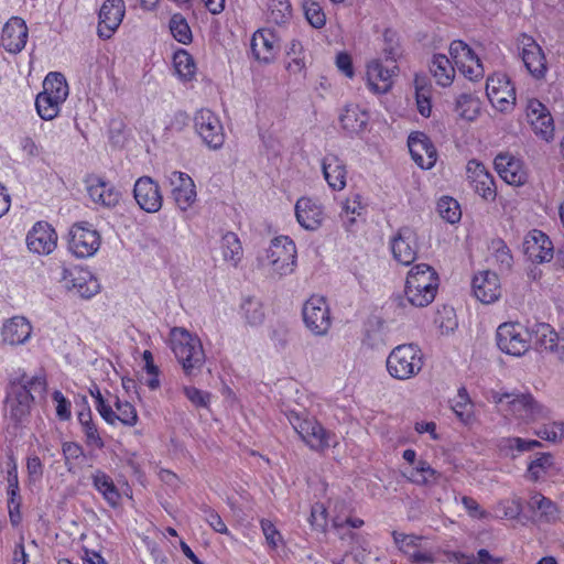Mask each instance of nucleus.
<instances>
[{
	"label": "nucleus",
	"mask_w": 564,
	"mask_h": 564,
	"mask_svg": "<svg viewBox=\"0 0 564 564\" xmlns=\"http://www.w3.org/2000/svg\"><path fill=\"white\" fill-rule=\"evenodd\" d=\"M438 289V275L434 268L426 263L414 265L408 273L404 294L406 301L415 307L431 304Z\"/></svg>",
	"instance_id": "obj_1"
},
{
	"label": "nucleus",
	"mask_w": 564,
	"mask_h": 564,
	"mask_svg": "<svg viewBox=\"0 0 564 564\" xmlns=\"http://www.w3.org/2000/svg\"><path fill=\"white\" fill-rule=\"evenodd\" d=\"M170 345L187 376H193L205 364V352L200 339L183 327L170 332Z\"/></svg>",
	"instance_id": "obj_2"
},
{
	"label": "nucleus",
	"mask_w": 564,
	"mask_h": 564,
	"mask_svg": "<svg viewBox=\"0 0 564 564\" xmlns=\"http://www.w3.org/2000/svg\"><path fill=\"white\" fill-rule=\"evenodd\" d=\"M424 365L421 349L413 344L399 345L387 358V370L398 380L415 377Z\"/></svg>",
	"instance_id": "obj_3"
},
{
	"label": "nucleus",
	"mask_w": 564,
	"mask_h": 564,
	"mask_svg": "<svg viewBox=\"0 0 564 564\" xmlns=\"http://www.w3.org/2000/svg\"><path fill=\"white\" fill-rule=\"evenodd\" d=\"M262 261L279 275L292 273L296 261L295 243L286 236L272 239Z\"/></svg>",
	"instance_id": "obj_4"
},
{
	"label": "nucleus",
	"mask_w": 564,
	"mask_h": 564,
	"mask_svg": "<svg viewBox=\"0 0 564 564\" xmlns=\"http://www.w3.org/2000/svg\"><path fill=\"white\" fill-rule=\"evenodd\" d=\"M497 345L508 355L523 356L531 347V334L519 323H503L497 328Z\"/></svg>",
	"instance_id": "obj_5"
},
{
	"label": "nucleus",
	"mask_w": 564,
	"mask_h": 564,
	"mask_svg": "<svg viewBox=\"0 0 564 564\" xmlns=\"http://www.w3.org/2000/svg\"><path fill=\"white\" fill-rule=\"evenodd\" d=\"M290 422L303 442L313 451L323 452L330 445L337 444L333 441L335 435L326 431L314 417H301L294 414L290 417Z\"/></svg>",
	"instance_id": "obj_6"
},
{
	"label": "nucleus",
	"mask_w": 564,
	"mask_h": 564,
	"mask_svg": "<svg viewBox=\"0 0 564 564\" xmlns=\"http://www.w3.org/2000/svg\"><path fill=\"white\" fill-rule=\"evenodd\" d=\"M492 400L497 404H506L512 414L524 421H535L544 416V408L531 394L495 392Z\"/></svg>",
	"instance_id": "obj_7"
},
{
	"label": "nucleus",
	"mask_w": 564,
	"mask_h": 564,
	"mask_svg": "<svg viewBox=\"0 0 564 564\" xmlns=\"http://www.w3.org/2000/svg\"><path fill=\"white\" fill-rule=\"evenodd\" d=\"M302 315L305 326L314 335L323 336L330 328V312L323 296H311L303 305Z\"/></svg>",
	"instance_id": "obj_8"
},
{
	"label": "nucleus",
	"mask_w": 564,
	"mask_h": 564,
	"mask_svg": "<svg viewBox=\"0 0 564 564\" xmlns=\"http://www.w3.org/2000/svg\"><path fill=\"white\" fill-rule=\"evenodd\" d=\"M194 126L203 142L217 150L225 142V133L219 118L209 109H200L195 113Z\"/></svg>",
	"instance_id": "obj_9"
},
{
	"label": "nucleus",
	"mask_w": 564,
	"mask_h": 564,
	"mask_svg": "<svg viewBox=\"0 0 564 564\" xmlns=\"http://www.w3.org/2000/svg\"><path fill=\"white\" fill-rule=\"evenodd\" d=\"M392 538L398 550L408 557L411 564H432L435 562V554L422 544L423 536L393 531Z\"/></svg>",
	"instance_id": "obj_10"
},
{
	"label": "nucleus",
	"mask_w": 564,
	"mask_h": 564,
	"mask_svg": "<svg viewBox=\"0 0 564 564\" xmlns=\"http://www.w3.org/2000/svg\"><path fill=\"white\" fill-rule=\"evenodd\" d=\"M486 91L492 106L500 111L511 109L516 102V89L505 74L488 77Z\"/></svg>",
	"instance_id": "obj_11"
},
{
	"label": "nucleus",
	"mask_w": 564,
	"mask_h": 564,
	"mask_svg": "<svg viewBox=\"0 0 564 564\" xmlns=\"http://www.w3.org/2000/svg\"><path fill=\"white\" fill-rule=\"evenodd\" d=\"M366 68L368 87L376 94L388 93L393 85V77L399 70L397 65L384 64L381 57L369 61Z\"/></svg>",
	"instance_id": "obj_12"
},
{
	"label": "nucleus",
	"mask_w": 564,
	"mask_h": 564,
	"mask_svg": "<svg viewBox=\"0 0 564 564\" xmlns=\"http://www.w3.org/2000/svg\"><path fill=\"white\" fill-rule=\"evenodd\" d=\"M133 196L139 207L147 213L159 212L163 204L160 186L150 176H141L135 181Z\"/></svg>",
	"instance_id": "obj_13"
},
{
	"label": "nucleus",
	"mask_w": 564,
	"mask_h": 564,
	"mask_svg": "<svg viewBox=\"0 0 564 564\" xmlns=\"http://www.w3.org/2000/svg\"><path fill=\"white\" fill-rule=\"evenodd\" d=\"M99 234L83 225H74L69 231L68 248L78 258L93 256L99 248Z\"/></svg>",
	"instance_id": "obj_14"
},
{
	"label": "nucleus",
	"mask_w": 564,
	"mask_h": 564,
	"mask_svg": "<svg viewBox=\"0 0 564 564\" xmlns=\"http://www.w3.org/2000/svg\"><path fill=\"white\" fill-rule=\"evenodd\" d=\"M521 58L528 72L535 78H543L547 70L546 58L541 46L529 35L523 34L519 41Z\"/></svg>",
	"instance_id": "obj_15"
},
{
	"label": "nucleus",
	"mask_w": 564,
	"mask_h": 564,
	"mask_svg": "<svg viewBox=\"0 0 564 564\" xmlns=\"http://www.w3.org/2000/svg\"><path fill=\"white\" fill-rule=\"evenodd\" d=\"M527 118L534 133L545 141L554 137L553 118L547 108L538 99L529 100Z\"/></svg>",
	"instance_id": "obj_16"
},
{
	"label": "nucleus",
	"mask_w": 564,
	"mask_h": 564,
	"mask_svg": "<svg viewBox=\"0 0 564 564\" xmlns=\"http://www.w3.org/2000/svg\"><path fill=\"white\" fill-rule=\"evenodd\" d=\"M29 30L25 21L19 17H12L3 25L0 44L9 53H20L26 44Z\"/></svg>",
	"instance_id": "obj_17"
},
{
	"label": "nucleus",
	"mask_w": 564,
	"mask_h": 564,
	"mask_svg": "<svg viewBox=\"0 0 564 564\" xmlns=\"http://www.w3.org/2000/svg\"><path fill=\"white\" fill-rule=\"evenodd\" d=\"M61 282L64 288L74 290L83 299H90L99 292V283L89 272L63 269Z\"/></svg>",
	"instance_id": "obj_18"
},
{
	"label": "nucleus",
	"mask_w": 564,
	"mask_h": 564,
	"mask_svg": "<svg viewBox=\"0 0 564 564\" xmlns=\"http://www.w3.org/2000/svg\"><path fill=\"white\" fill-rule=\"evenodd\" d=\"M126 12L123 0H106L99 11L98 35L110 39L119 28Z\"/></svg>",
	"instance_id": "obj_19"
},
{
	"label": "nucleus",
	"mask_w": 564,
	"mask_h": 564,
	"mask_svg": "<svg viewBox=\"0 0 564 564\" xmlns=\"http://www.w3.org/2000/svg\"><path fill=\"white\" fill-rule=\"evenodd\" d=\"M171 194L177 207L186 212L196 200L195 184L189 175L174 171L169 177Z\"/></svg>",
	"instance_id": "obj_20"
},
{
	"label": "nucleus",
	"mask_w": 564,
	"mask_h": 564,
	"mask_svg": "<svg viewBox=\"0 0 564 564\" xmlns=\"http://www.w3.org/2000/svg\"><path fill=\"white\" fill-rule=\"evenodd\" d=\"M391 250L394 259L404 264H411L417 253V236L410 227H402L391 241Z\"/></svg>",
	"instance_id": "obj_21"
},
{
	"label": "nucleus",
	"mask_w": 564,
	"mask_h": 564,
	"mask_svg": "<svg viewBox=\"0 0 564 564\" xmlns=\"http://www.w3.org/2000/svg\"><path fill=\"white\" fill-rule=\"evenodd\" d=\"M26 243L32 252L50 254L56 248L57 235L51 225L39 221L28 234Z\"/></svg>",
	"instance_id": "obj_22"
},
{
	"label": "nucleus",
	"mask_w": 564,
	"mask_h": 564,
	"mask_svg": "<svg viewBox=\"0 0 564 564\" xmlns=\"http://www.w3.org/2000/svg\"><path fill=\"white\" fill-rule=\"evenodd\" d=\"M408 145L412 159L420 167L430 170L434 166L437 153L426 134L422 132L411 133Z\"/></svg>",
	"instance_id": "obj_23"
},
{
	"label": "nucleus",
	"mask_w": 564,
	"mask_h": 564,
	"mask_svg": "<svg viewBox=\"0 0 564 564\" xmlns=\"http://www.w3.org/2000/svg\"><path fill=\"white\" fill-rule=\"evenodd\" d=\"M523 249L529 259L536 263L549 262L553 258L552 241L538 229L528 232L523 241Z\"/></svg>",
	"instance_id": "obj_24"
},
{
	"label": "nucleus",
	"mask_w": 564,
	"mask_h": 564,
	"mask_svg": "<svg viewBox=\"0 0 564 564\" xmlns=\"http://www.w3.org/2000/svg\"><path fill=\"white\" fill-rule=\"evenodd\" d=\"M87 192L95 204L111 208L119 204L120 192L113 184L99 176H89L86 180Z\"/></svg>",
	"instance_id": "obj_25"
},
{
	"label": "nucleus",
	"mask_w": 564,
	"mask_h": 564,
	"mask_svg": "<svg viewBox=\"0 0 564 564\" xmlns=\"http://www.w3.org/2000/svg\"><path fill=\"white\" fill-rule=\"evenodd\" d=\"M471 285L474 295L484 304H491L501 295L499 278L489 270L477 273L473 279Z\"/></svg>",
	"instance_id": "obj_26"
},
{
	"label": "nucleus",
	"mask_w": 564,
	"mask_h": 564,
	"mask_svg": "<svg viewBox=\"0 0 564 564\" xmlns=\"http://www.w3.org/2000/svg\"><path fill=\"white\" fill-rule=\"evenodd\" d=\"M494 163L497 173L506 183L516 186L525 183L527 173L519 159L508 153H500L496 156Z\"/></svg>",
	"instance_id": "obj_27"
},
{
	"label": "nucleus",
	"mask_w": 564,
	"mask_h": 564,
	"mask_svg": "<svg viewBox=\"0 0 564 564\" xmlns=\"http://www.w3.org/2000/svg\"><path fill=\"white\" fill-rule=\"evenodd\" d=\"M297 223L306 230H317L323 223L322 206L308 197H301L295 204Z\"/></svg>",
	"instance_id": "obj_28"
},
{
	"label": "nucleus",
	"mask_w": 564,
	"mask_h": 564,
	"mask_svg": "<svg viewBox=\"0 0 564 564\" xmlns=\"http://www.w3.org/2000/svg\"><path fill=\"white\" fill-rule=\"evenodd\" d=\"M251 51L259 62L271 63L278 52V40L270 30L257 31L251 39Z\"/></svg>",
	"instance_id": "obj_29"
},
{
	"label": "nucleus",
	"mask_w": 564,
	"mask_h": 564,
	"mask_svg": "<svg viewBox=\"0 0 564 564\" xmlns=\"http://www.w3.org/2000/svg\"><path fill=\"white\" fill-rule=\"evenodd\" d=\"M324 177L334 191H341L346 186V164L335 154H327L322 161Z\"/></svg>",
	"instance_id": "obj_30"
},
{
	"label": "nucleus",
	"mask_w": 564,
	"mask_h": 564,
	"mask_svg": "<svg viewBox=\"0 0 564 564\" xmlns=\"http://www.w3.org/2000/svg\"><path fill=\"white\" fill-rule=\"evenodd\" d=\"M33 400L34 395L31 394L28 386L15 387L13 393L7 400L10 417L15 422H21L29 415Z\"/></svg>",
	"instance_id": "obj_31"
},
{
	"label": "nucleus",
	"mask_w": 564,
	"mask_h": 564,
	"mask_svg": "<svg viewBox=\"0 0 564 564\" xmlns=\"http://www.w3.org/2000/svg\"><path fill=\"white\" fill-rule=\"evenodd\" d=\"M534 332L536 349L556 354L557 359L564 361V345H560L557 333L549 324H539Z\"/></svg>",
	"instance_id": "obj_32"
},
{
	"label": "nucleus",
	"mask_w": 564,
	"mask_h": 564,
	"mask_svg": "<svg viewBox=\"0 0 564 564\" xmlns=\"http://www.w3.org/2000/svg\"><path fill=\"white\" fill-rule=\"evenodd\" d=\"M32 326L29 321L21 316H15L4 323L2 327V338L9 345L24 344L31 336Z\"/></svg>",
	"instance_id": "obj_33"
},
{
	"label": "nucleus",
	"mask_w": 564,
	"mask_h": 564,
	"mask_svg": "<svg viewBox=\"0 0 564 564\" xmlns=\"http://www.w3.org/2000/svg\"><path fill=\"white\" fill-rule=\"evenodd\" d=\"M219 249L225 262L232 267H237L242 259L243 249L238 236L228 231L220 239Z\"/></svg>",
	"instance_id": "obj_34"
},
{
	"label": "nucleus",
	"mask_w": 564,
	"mask_h": 564,
	"mask_svg": "<svg viewBox=\"0 0 564 564\" xmlns=\"http://www.w3.org/2000/svg\"><path fill=\"white\" fill-rule=\"evenodd\" d=\"M430 69L438 85L447 87L453 83L455 68L447 56L434 55Z\"/></svg>",
	"instance_id": "obj_35"
},
{
	"label": "nucleus",
	"mask_w": 564,
	"mask_h": 564,
	"mask_svg": "<svg viewBox=\"0 0 564 564\" xmlns=\"http://www.w3.org/2000/svg\"><path fill=\"white\" fill-rule=\"evenodd\" d=\"M78 421L85 435L86 445L91 448H102L105 444L96 424L93 422L90 410L87 409L86 411L79 412Z\"/></svg>",
	"instance_id": "obj_36"
},
{
	"label": "nucleus",
	"mask_w": 564,
	"mask_h": 564,
	"mask_svg": "<svg viewBox=\"0 0 564 564\" xmlns=\"http://www.w3.org/2000/svg\"><path fill=\"white\" fill-rule=\"evenodd\" d=\"M43 91L56 98V100L65 101L68 96V85L65 77L61 73H50L43 82Z\"/></svg>",
	"instance_id": "obj_37"
},
{
	"label": "nucleus",
	"mask_w": 564,
	"mask_h": 564,
	"mask_svg": "<svg viewBox=\"0 0 564 564\" xmlns=\"http://www.w3.org/2000/svg\"><path fill=\"white\" fill-rule=\"evenodd\" d=\"M116 412L112 410V419L106 421L109 424H115L120 421L123 425L134 426L138 422V414L134 406L128 401H121L118 397H115Z\"/></svg>",
	"instance_id": "obj_38"
},
{
	"label": "nucleus",
	"mask_w": 564,
	"mask_h": 564,
	"mask_svg": "<svg viewBox=\"0 0 564 564\" xmlns=\"http://www.w3.org/2000/svg\"><path fill=\"white\" fill-rule=\"evenodd\" d=\"M529 506L536 520L552 521L557 517L556 506L545 496H532Z\"/></svg>",
	"instance_id": "obj_39"
},
{
	"label": "nucleus",
	"mask_w": 564,
	"mask_h": 564,
	"mask_svg": "<svg viewBox=\"0 0 564 564\" xmlns=\"http://www.w3.org/2000/svg\"><path fill=\"white\" fill-rule=\"evenodd\" d=\"M64 101L56 100L53 96L40 93L35 100V107L39 116L44 120H53L59 112V107Z\"/></svg>",
	"instance_id": "obj_40"
},
{
	"label": "nucleus",
	"mask_w": 564,
	"mask_h": 564,
	"mask_svg": "<svg viewBox=\"0 0 564 564\" xmlns=\"http://www.w3.org/2000/svg\"><path fill=\"white\" fill-rule=\"evenodd\" d=\"M462 59V63H456L455 66L458 70L470 80H478L484 77V67L479 59V57L473 52L469 51V54Z\"/></svg>",
	"instance_id": "obj_41"
},
{
	"label": "nucleus",
	"mask_w": 564,
	"mask_h": 564,
	"mask_svg": "<svg viewBox=\"0 0 564 564\" xmlns=\"http://www.w3.org/2000/svg\"><path fill=\"white\" fill-rule=\"evenodd\" d=\"M479 99L470 94H462L456 99V112L466 120H474L479 112Z\"/></svg>",
	"instance_id": "obj_42"
},
{
	"label": "nucleus",
	"mask_w": 564,
	"mask_h": 564,
	"mask_svg": "<svg viewBox=\"0 0 564 564\" xmlns=\"http://www.w3.org/2000/svg\"><path fill=\"white\" fill-rule=\"evenodd\" d=\"M170 31L173 37L182 43L188 44L192 41V31L186 19L181 13H175L170 19Z\"/></svg>",
	"instance_id": "obj_43"
},
{
	"label": "nucleus",
	"mask_w": 564,
	"mask_h": 564,
	"mask_svg": "<svg viewBox=\"0 0 564 564\" xmlns=\"http://www.w3.org/2000/svg\"><path fill=\"white\" fill-rule=\"evenodd\" d=\"M241 311L247 323L252 326L260 325L264 321L263 305L257 299H246L241 305Z\"/></svg>",
	"instance_id": "obj_44"
},
{
	"label": "nucleus",
	"mask_w": 564,
	"mask_h": 564,
	"mask_svg": "<svg viewBox=\"0 0 564 564\" xmlns=\"http://www.w3.org/2000/svg\"><path fill=\"white\" fill-rule=\"evenodd\" d=\"M452 409L463 423L467 424L471 421V404L465 388L458 389L457 397L455 400H453Z\"/></svg>",
	"instance_id": "obj_45"
},
{
	"label": "nucleus",
	"mask_w": 564,
	"mask_h": 564,
	"mask_svg": "<svg viewBox=\"0 0 564 564\" xmlns=\"http://www.w3.org/2000/svg\"><path fill=\"white\" fill-rule=\"evenodd\" d=\"M440 216L449 224H456L460 220L462 212L457 200L452 197L444 196L437 203Z\"/></svg>",
	"instance_id": "obj_46"
},
{
	"label": "nucleus",
	"mask_w": 564,
	"mask_h": 564,
	"mask_svg": "<svg viewBox=\"0 0 564 564\" xmlns=\"http://www.w3.org/2000/svg\"><path fill=\"white\" fill-rule=\"evenodd\" d=\"M303 45L297 40H292L288 46L286 55L290 62L286 65V69L292 74H299L305 68V62L302 56Z\"/></svg>",
	"instance_id": "obj_47"
},
{
	"label": "nucleus",
	"mask_w": 564,
	"mask_h": 564,
	"mask_svg": "<svg viewBox=\"0 0 564 564\" xmlns=\"http://www.w3.org/2000/svg\"><path fill=\"white\" fill-rule=\"evenodd\" d=\"M292 15V8L289 0H271L269 3V20L281 25Z\"/></svg>",
	"instance_id": "obj_48"
},
{
	"label": "nucleus",
	"mask_w": 564,
	"mask_h": 564,
	"mask_svg": "<svg viewBox=\"0 0 564 564\" xmlns=\"http://www.w3.org/2000/svg\"><path fill=\"white\" fill-rule=\"evenodd\" d=\"M424 79L415 78V96L419 112L429 118L432 112L430 89L423 84Z\"/></svg>",
	"instance_id": "obj_49"
},
{
	"label": "nucleus",
	"mask_w": 564,
	"mask_h": 564,
	"mask_svg": "<svg viewBox=\"0 0 564 564\" xmlns=\"http://www.w3.org/2000/svg\"><path fill=\"white\" fill-rule=\"evenodd\" d=\"M303 9L305 13V18L307 22L315 29H321L326 23V15L319 6V3L312 1V0H305L303 3Z\"/></svg>",
	"instance_id": "obj_50"
},
{
	"label": "nucleus",
	"mask_w": 564,
	"mask_h": 564,
	"mask_svg": "<svg viewBox=\"0 0 564 564\" xmlns=\"http://www.w3.org/2000/svg\"><path fill=\"white\" fill-rule=\"evenodd\" d=\"M551 466L552 456L550 454H542L530 463L527 475L531 480H539Z\"/></svg>",
	"instance_id": "obj_51"
},
{
	"label": "nucleus",
	"mask_w": 564,
	"mask_h": 564,
	"mask_svg": "<svg viewBox=\"0 0 564 564\" xmlns=\"http://www.w3.org/2000/svg\"><path fill=\"white\" fill-rule=\"evenodd\" d=\"M340 122L344 129L354 132L359 131L365 127L366 119L365 115H362V118H358L357 108H346L340 115Z\"/></svg>",
	"instance_id": "obj_52"
},
{
	"label": "nucleus",
	"mask_w": 564,
	"mask_h": 564,
	"mask_svg": "<svg viewBox=\"0 0 564 564\" xmlns=\"http://www.w3.org/2000/svg\"><path fill=\"white\" fill-rule=\"evenodd\" d=\"M174 64L176 72L184 78L191 77L195 72L193 58L184 51L175 55Z\"/></svg>",
	"instance_id": "obj_53"
},
{
	"label": "nucleus",
	"mask_w": 564,
	"mask_h": 564,
	"mask_svg": "<svg viewBox=\"0 0 564 564\" xmlns=\"http://www.w3.org/2000/svg\"><path fill=\"white\" fill-rule=\"evenodd\" d=\"M261 530L265 538V542L271 549H278L283 543L282 534L276 530L275 525L269 520H261Z\"/></svg>",
	"instance_id": "obj_54"
},
{
	"label": "nucleus",
	"mask_w": 564,
	"mask_h": 564,
	"mask_svg": "<svg viewBox=\"0 0 564 564\" xmlns=\"http://www.w3.org/2000/svg\"><path fill=\"white\" fill-rule=\"evenodd\" d=\"M484 178L485 180L480 178V180L475 181V183L471 184L470 186L482 198H485L487 200H494L496 198L494 178L491 177L490 174L485 176Z\"/></svg>",
	"instance_id": "obj_55"
},
{
	"label": "nucleus",
	"mask_w": 564,
	"mask_h": 564,
	"mask_svg": "<svg viewBox=\"0 0 564 564\" xmlns=\"http://www.w3.org/2000/svg\"><path fill=\"white\" fill-rule=\"evenodd\" d=\"M535 434L542 438L553 443L564 440V423H553L549 426L539 429Z\"/></svg>",
	"instance_id": "obj_56"
},
{
	"label": "nucleus",
	"mask_w": 564,
	"mask_h": 564,
	"mask_svg": "<svg viewBox=\"0 0 564 564\" xmlns=\"http://www.w3.org/2000/svg\"><path fill=\"white\" fill-rule=\"evenodd\" d=\"M465 560L464 564H502L503 558L491 555L487 550L480 549L476 555H460Z\"/></svg>",
	"instance_id": "obj_57"
},
{
	"label": "nucleus",
	"mask_w": 564,
	"mask_h": 564,
	"mask_svg": "<svg viewBox=\"0 0 564 564\" xmlns=\"http://www.w3.org/2000/svg\"><path fill=\"white\" fill-rule=\"evenodd\" d=\"M89 393L91 394V397H94L96 399V409L99 412V414L101 415V417L105 421L111 420L113 417L112 416V408H111L110 404H108L106 402V400L104 399L99 388L96 384H94L89 389Z\"/></svg>",
	"instance_id": "obj_58"
},
{
	"label": "nucleus",
	"mask_w": 564,
	"mask_h": 564,
	"mask_svg": "<svg viewBox=\"0 0 564 564\" xmlns=\"http://www.w3.org/2000/svg\"><path fill=\"white\" fill-rule=\"evenodd\" d=\"M333 525L338 531L344 530L345 527L358 529L364 525V520L351 514L345 516L344 513H338L333 519Z\"/></svg>",
	"instance_id": "obj_59"
},
{
	"label": "nucleus",
	"mask_w": 564,
	"mask_h": 564,
	"mask_svg": "<svg viewBox=\"0 0 564 564\" xmlns=\"http://www.w3.org/2000/svg\"><path fill=\"white\" fill-rule=\"evenodd\" d=\"M495 247V259L500 264L501 269H510L512 265V256L509 248L502 242L497 241L494 243Z\"/></svg>",
	"instance_id": "obj_60"
},
{
	"label": "nucleus",
	"mask_w": 564,
	"mask_h": 564,
	"mask_svg": "<svg viewBox=\"0 0 564 564\" xmlns=\"http://www.w3.org/2000/svg\"><path fill=\"white\" fill-rule=\"evenodd\" d=\"M455 501L457 503H462L468 514L473 518H482L486 516V512L480 508L473 496H455Z\"/></svg>",
	"instance_id": "obj_61"
},
{
	"label": "nucleus",
	"mask_w": 564,
	"mask_h": 564,
	"mask_svg": "<svg viewBox=\"0 0 564 564\" xmlns=\"http://www.w3.org/2000/svg\"><path fill=\"white\" fill-rule=\"evenodd\" d=\"M184 393L186 398L196 406L205 408L209 402V393L198 390L194 387H185Z\"/></svg>",
	"instance_id": "obj_62"
},
{
	"label": "nucleus",
	"mask_w": 564,
	"mask_h": 564,
	"mask_svg": "<svg viewBox=\"0 0 564 564\" xmlns=\"http://www.w3.org/2000/svg\"><path fill=\"white\" fill-rule=\"evenodd\" d=\"M467 180L469 184H474L477 180H485L484 177L489 175L486 167L478 161L471 160L467 163L466 167Z\"/></svg>",
	"instance_id": "obj_63"
},
{
	"label": "nucleus",
	"mask_w": 564,
	"mask_h": 564,
	"mask_svg": "<svg viewBox=\"0 0 564 564\" xmlns=\"http://www.w3.org/2000/svg\"><path fill=\"white\" fill-rule=\"evenodd\" d=\"M467 180L469 184H474L477 180H485L484 177L489 175L486 167L478 161L471 160L467 163L466 167Z\"/></svg>",
	"instance_id": "obj_64"
}]
</instances>
